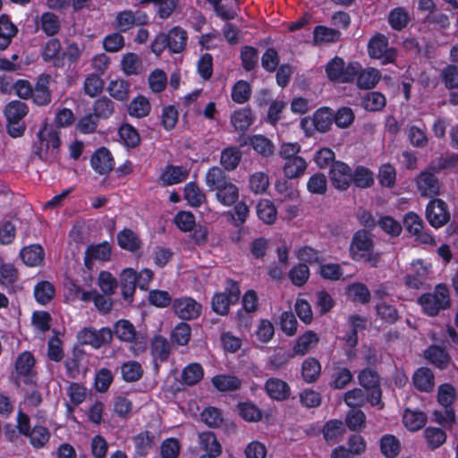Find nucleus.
<instances>
[{
	"label": "nucleus",
	"instance_id": "nucleus-40",
	"mask_svg": "<svg viewBox=\"0 0 458 458\" xmlns=\"http://www.w3.org/2000/svg\"><path fill=\"white\" fill-rule=\"evenodd\" d=\"M19 280L17 268L11 263L0 264V285L4 288L13 287Z\"/></svg>",
	"mask_w": 458,
	"mask_h": 458
},
{
	"label": "nucleus",
	"instance_id": "nucleus-17",
	"mask_svg": "<svg viewBox=\"0 0 458 458\" xmlns=\"http://www.w3.org/2000/svg\"><path fill=\"white\" fill-rule=\"evenodd\" d=\"M148 21V16L145 13L136 14L131 10H124L118 13L115 16V27L120 31H127L134 25L144 24Z\"/></svg>",
	"mask_w": 458,
	"mask_h": 458
},
{
	"label": "nucleus",
	"instance_id": "nucleus-58",
	"mask_svg": "<svg viewBox=\"0 0 458 458\" xmlns=\"http://www.w3.org/2000/svg\"><path fill=\"white\" fill-rule=\"evenodd\" d=\"M409 21V15L407 12L402 7L393 9L388 14V22L392 29L401 30L407 26Z\"/></svg>",
	"mask_w": 458,
	"mask_h": 458
},
{
	"label": "nucleus",
	"instance_id": "nucleus-22",
	"mask_svg": "<svg viewBox=\"0 0 458 458\" xmlns=\"http://www.w3.org/2000/svg\"><path fill=\"white\" fill-rule=\"evenodd\" d=\"M323 436L328 444H335L340 441L346 432L345 426L343 421L331 420L323 427Z\"/></svg>",
	"mask_w": 458,
	"mask_h": 458
},
{
	"label": "nucleus",
	"instance_id": "nucleus-16",
	"mask_svg": "<svg viewBox=\"0 0 458 458\" xmlns=\"http://www.w3.org/2000/svg\"><path fill=\"white\" fill-rule=\"evenodd\" d=\"M356 84L362 89H370L376 87L381 79V72L376 68H362L359 64V69L355 72Z\"/></svg>",
	"mask_w": 458,
	"mask_h": 458
},
{
	"label": "nucleus",
	"instance_id": "nucleus-47",
	"mask_svg": "<svg viewBox=\"0 0 458 458\" xmlns=\"http://www.w3.org/2000/svg\"><path fill=\"white\" fill-rule=\"evenodd\" d=\"M250 146L259 155L270 157L274 154V145L262 135H254L250 139Z\"/></svg>",
	"mask_w": 458,
	"mask_h": 458
},
{
	"label": "nucleus",
	"instance_id": "nucleus-51",
	"mask_svg": "<svg viewBox=\"0 0 458 458\" xmlns=\"http://www.w3.org/2000/svg\"><path fill=\"white\" fill-rule=\"evenodd\" d=\"M321 372V366L318 360L314 358H308L302 363V377L308 383L315 382Z\"/></svg>",
	"mask_w": 458,
	"mask_h": 458
},
{
	"label": "nucleus",
	"instance_id": "nucleus-59",
	"mask_svg": "<svg viewBox=\"0 0 458 458\" xmlns=\"http://www.w3.org/2000/svg\"><path fill=\"white\" fill-rule=\"evenodd\" d=\"M347 295L353 301L366 303L369 301L370 293L365 284L355 283L348 286Z\"/></svg>",
	"mask_w": 458,
	"mask_h": 458
},
{
	"label": "nucleus",
	"instance_id": "nucleus-13",
	"mask_svg": "<svg viewBox=\"0 0 458 458\" xmlns=\"http://www.w3.org/2000/svg\"><path fill=\"white\" fill-rule=\"evenodd\" d=\"M78 337L83 344H89L94 348H99L103 344L111 342L113 333L107 327H103L100 330L84 328L79 333Z\"/></svg>",
	"mask_w": 458,
	"mask_h": 458
},
{
	"label": "nucleus",
	"instance_id": "nucleus-14",
	"mask_svg": "<svg viewBox=\"0 0 458 458\" xmlns=\"http://www.w3.org/2000/svg\"><path fill=\"white\" fill-rule=\"evenodd\" d=\"M430 266L418 259L411 263V270L405 277L407 286L419 289L427 280Z\"/></svg>",
	"mask_w": 458,
	"mask_h": 458
},
{
	"label": "nucleus",
	"instance_id": "nucleus-46",
	"mask_svg": "<svg viewBox=\"0 0 458 458\" xmlns=\"http://www.w3.org/2000/svg\"><path fill=\"white\" fill-rule=\"evenodd\" d=\"M107 91L114 99L124 101L129 98L130 85L124 80L111 81L108 84Z\"/></svg>",
	"mask_w": 458,
	"mask_h": 458
},
{
	"label": "nucleus",
	"instance_id": "nucleus-24",
	"mask_svg": "<svg viewBox=\"0 0 458 458\" xmlns=\"http://www.w3.org/2000/svg\"><path fill=\"white\" fill-rule=\"evenodd\" d=\"M111 256V248L107 243L88 247L85 252V265L90 267L92 260L106 261Z\"/></svg>",
	"mask_w": 458,
	"mask_h": 458
},
{
	"label": "nucleus",
	"instance_id": "nucleus-61",
	"mask_svg": "<svg viewBox=\"0 0 458 458\" xmlns=\"http://www.w3.org/2000/svg\"><path fill=\"white\" fill-rule=\"evenodd\" d=\"M34 295L38 302L46 304L50 301L55 295V288L49 282L38 283L34 289Z\"/></svg>",
	"mask_w": 458,
	"mask_h": 458
},
{
	"label": "nucleus",
	"instance_id": "nucleus-32",
	"mask_svg": "<svg viewBox=\"0 0 458 458\" xmlns=\"http://www.w3.org/2000/svg\"><path fill=\"white\" fill-rule=\"evenodd\" d=\"M121 66L126 75L140 74L143 70L141 58L135 53L124 54L121 61Z\"/></svg>",
	"mask_w": 458,
	"mask_h": 458
},
{
	"label": "nucleus",
	"instance_id": "nucleus-34",
	"mask_svg": "<svg viewBox=\"0 0 458 458\" xmlns=\"http://www.w3.org/2000/svg\"><path fill=\"white\" fill-rule=\"evenodd\" d=\"M28 112L27 105L19 100L10 102L4 108V114L8 123L21 122Z\"/></svg>",
	"mask_w": 458,
	"mask_h": 458
},
{
	"label": "nucleus",
	"instance_id": "nucleus-48",
	"mask_svg": "<svg viewBox=\"0 0 458 458\" xmlns=\"http://www.w3.org/2000/svg\"><path fill=\"white\" fill-rule=\"evenodd\" d=\"M104 89V81L100 75L90 73L86 76L83 83V90L90 98L99 95Z\"/></svg>",
	"mask_w": 458,
	"mask_h": 458
},
{
	"label": "nucleus",
	"instance_id": "nucleus-57",
	"mask_svg": "<svg viewBox=\"0 0 458 458\" xmlns=\"http://www.w3.org/2000/svg\"><path fill=\"white\" fill-rule=\"evenodd\" d=\"M123 378L127 382H135L139 380L143 373L140 364L137 361L124 362L121 367Z\"/></svg>",
	"mask_w": 458,
	"mask_h": 458
},
{
	"label": "nucleus",
	"instance_id": "nucleus-9",
	"mask_svg": "<svg viewBox=\"0 0 458 458\" xmlns=\"http://www.w3.org/2000/svg\"><path fill=\"white\" fill-rule=\"evenodd\" d=\"M435 174L428 166L417 176L416 186L421 197L433 198L441 193V183Z\"/></svg>",
	"mask_w": 458,
	"mask_h": 458
},
{
	"label": "nucleus",
	"instance_id": "nucleus-60",
	"mask_svg": "<svg viewBox=\"0 0 458 458\" xmlns=\"http://www.w3.org/2000/svg\"><path fill=\"white\" fill-rule=\"evenodd\" d=\"M249 185L255 194L264 193L269 186V180L267 174L256 172L250 176Z\"/></svg>",
	"mask_w": 458,
	"mask_h": 458
},
{
	"label": "nucleus",
	"instance_id": "nucleus-10",
	"mask_svg": "<svg viewBox=\"0 0 458 458\" xmlns=\"http://www.w3.org/2000/svg\"><path fill=\"white\" fill-rule=\"evenodd\" d=\"M172 308L174 314L183 320H191L199 318L202 306L191 297H182L174 300Z\"/></svg>",
	"mask_w": 458,
	"mask_h": 458
},
{
	"label": "nucleus",
	"instance_id": "nucleus-30",
	"mask_svg": "<svg viewBox=\"0 0 458 458\" xmlns=\"http://www.w3.org/2000/svg\"><path fill=\"white\" fill-rule=\"evenodd\" d=\"M413 384L417 389L429 392L434 387V375L428 368H420L413 375Z\"/></svg>",
	"mask_w": 458,
	"mask_h": 458
},
{
	"label": "nucleus",
	"instance_id": "nucleus-25",
	"mask_svg": "<svg viewBox=\"0 0 458 458\" xmlns=\"http://www.w3.org/2000/svg\"><path fill=\"white\" fill-rule=\"evenodd\" d=\"M307 162L301 157H297L285 160L284 163V174L288 179H295L305 174Z\"/></svg>",
	"mask_w": 458,
	"mask_h": 458
},
{
	"label": "nucleus",
	"instance_id": "nucleus-43",
	"mask_svg": "<svg viewBox=\"0 0 458 458\" xmlns=\"http://www.w3.org/2000/svg\"><path fill=\"white\" fill-rule=\"evenodd\" d=\"M39 23L41 30L47 36L57 34L61 28L59 17L50 12H46L41 15Z\"/></svg>",
	"mask_w": 458,
	"mask_h": 458
},
{
	"label": "nucleus",
	"instance_id": "nucleus-2",
	"mask_svg": "<svg viewBox=\"0 0 458 458\" xmlns=\"http://www.w3.org/2000/svg\"><path fill=\"white\" fill-rule=\"evenodd\" d=\"M350 256L353 260L367 263L373 267H377L380 260L379 254L374 250L372 235L365 230L354 233L350 245Z\"/></svg>",
	"mask_w": 458,
	"mask_h": 458
},
{
	"label": "nucleus",
	"instance_id": "nucleus-8",
	"mask_svg": "<svg viewBox=\"0 0 458 458\" xmlns=\"http://www.w3.org/2000/svg\"><path fill=\"white\" fill-rule=\"evenodd\" d=\"M450 211L447 204L441 199H431L426 207V218L431 226L439 228L450 220Z\"/></svg>",
	"mask_w": 458,
	"mask_h": 458
},
{
	"label": "nucleus",
	"instance_id": "nucleus-38",
	"mask_svg": "<svg viewBox=\"0 0 458 458\" xmlns=\"http://www.w3.org/2000/svg\"><path fill=\"white\" fill-rule=\"evenodd\" d=\"M257 215L267 225H272L276 219V208L269 199H261L256 207Z\"/></svg>",
	"mask_w": 458,
	"mask_h": 458
},
{
	"label": "nucleus",
	"instance_id": "nucleus-45",
	"mask_svg": "<svg viewBox=\"0 0 458 458\" xmlns=\"http://www.w3.org/2000/svg\"><path fill=\"white\" fill-rule=\"evenodd\" d=\"M361 106L369 112L379 111L386 106V98L377 91L369 92L362 98Z\"/></svg>",
	"mask_w": 458,
	"mask_h": 458
},
{
	"label": "nucleus",
	"instance_id": "nucleus-41",
	"mask_svg": "<svg viewBox=\"0 0 458 458\" xmlns=\"http://www.w3.org/2000/svg\"><path fill=\"white\" fill-rule=\"evenodd\" d=\"M242 159V153L236 147L225 148L221 153L220 163L228 171L234 170Z\"/></svg>",
	"mask_w": 458,
	"mask_h": 458
},
{
	"label": "nucleus",
	"instance_id": "nucleus-64",
	"mask_svg": "<svg viewBox=\"0 0 458 458\" xmlns=\"http://www.w3.org/2000/svg\"><path fill=\"white\" fill-rule=\"evenodd\" d=\"M310 276V269L305 264H298L289 271V278L296 286H302Z\"/></svg>",
	"mask_w": 458,
	"mask_h": 458
},
{
	"label": "nucleus",
	"instance_id": "nucleus-11",
	"mask_svg": "<svg viewBox=\"0 0 458 458\" xmlns=\"http://www.w3.org/2000/svg\"><path fill=\"white\" fill-rule=\"evenodd\" d=\"M403 225L405 229L415 236V240L424 244H435V239L428 233L423 231V221L414 212H410L404 216Z\"/></svg>",
	"mask_w": 458,
	"mask_h": 458
},
{
	"label": "nucleus",
	"instance_id": "nucleus-26",
	"mask_svg": "<svg viewBox=\"0 0 458 458\" xmlns=\"http://www.w3.org/2000/svg\"><path fill=\"white\" fill-rule=\"evenodd\" d=\"M265 388L268 395L273 399L284 400L289 396V386L279 378H269L266 382Z\"/></svg>",
	"mask_w": 458,
	"mask_h": 458
},
{
	"label": "nucleus",
	"instance_id": "nucleus-56",
	"mask_svg": "<svg viewBox=\"0 0 458 458\" xmlns=\"http://www.w3.org/2000/svg\"><path fill=\"white\" fill-rule=\"evenodd\" d=\"M35 360L33 355L29 352L21 353L15 363V369L21 376H30L33 370Z\"/></svg>",
	"mask_w": 458,
	"mask_h": 458
},
{
	"label": "nucleus",
	"instance_id": "nucleus-31",
	"mask_svg": "<svg viewBox=\"0 0 458 458\" xmlns=\"http://www.w3.org/2000/svg\"><path fill=\"white\" fill-rule=\"evenodd\" d=\"M199 445L205 454H213L220 455L222 454V445L217 441L214 433L205 431L199 434Z\"/></svg>",
	"mask_w": 458,
	"mask_h": 458
},
{
	"label": "nucleus",
	"instance_id": "nucleus-5",
	"mask_svg": "<svg viewBox=\"0 0 458 458\" xmlns=\"http://www.w3.org/2000/svg\"><path fill=\"white\" fill-rule=\"evenodd\" d=\"M357 69H359L358 62L350 63L345 66L344 60L338 56L331 59L326 65L327 78L332 81L340 83L352 81Z\"/></svg>",
	"mask_w": 458,
	"mask_h": 458
},
{
	"label": "nucleus",
	"instance_id": "nucleus-39",
	"mask_svg": "<svg viewBox=\"0 0 458 458\" xmlns=\"http://www.w3.org/2000/svg\"><path fill=\"white\" fill-rule=\"evenodd\" d=\"M403 421L407 429L416 431L425 425L427 417L421 411L407 409L403 413Z\"/></svg>",
	"mask_w": 458,
	"mask_h": 458
},
{
	"label": "nucleus",
	"instance_id": "nucleus-20",
	"mask_svg": "<svg viewBox=\"0 0 458 458\" xmlns=\"http://www.w3.org/2000/svg\"><path fill=\"white\" fill-rule=\"evenodd\" d=\"M168 48L173 53H181L187 45L188 34L185 30L181 27H174L167 34Z\"/></svg>",
	"mask_w": 458,
	"mask_h": 458
},
{
	"label": "nucleus",
	"instance_id": "nucleus-15",
	"mask_svg": "<svg viewBox=\"0 0 458 458\" xmlns=\"http://www.w3.org/2000/svg\"><path fill=\"white\" fill-rule=\"evenodd\" d=\"M240 296V291L236 285H232L228 293H217L213 297L212 308L220 315H225L229 306L235 303Z\"/></svg>",
	"mask_w": 458,
	"mask_h": 458
},
{
	"label": "nucleus",
	"instance_id": "nucleus-36",
	"mask_svg": "<svg viewBox=\"0 0 458 458\" xmlns=\"http://www.w3.org/2000/svg\"><path fill=\"white\" fill-rule=\"evenodd\" d=\"M171 351V346L166 338L156 335L151 342V353L156 360L165 361Z\"/></svg>",
	"mask_w": 458,
	"mask_h": 458
},
{
	"label": "nucleus",
	"instance_id": "nucleus-23",
	"mask_svg": "<svg viewBox=\"0 0 458 458\" xmlns=\"http://www.w3.org/2000/svg\"><path fill=\"white\" fill-rule=\"evenodd\" d=\"M318 335L315 332L309 330L298 337L293 347V353L300 356L305 355L318 344Z\"/></svg>",
	"mask_w": 458,
	"mask_h": 458
},
{
	"label": "nucleus",
	"instance_id": "nucleus-54",
	"mask_svg": "<svg viewBox=\"0 0 458 458\" xmlns=\"http://www.w3.org/2000/svg\"><path fill=\"white\" fill-rule=\"evenodd\" d=\"M251 95V87L245 81H237L231 92L232 99L237 104H244L247 102Z\"/></svg>",
	"mask_w": 458,
	"mask_h": 458
},
{
	"label": "nucleus",
	"instance_id": "nucleus-21",
	"mask_svg": "<svg viewBox=\"0 0 458 458\" xmlns=\"http://www.w3.org/2000/svg\"><path fill=\"white\" fill-rule=\"evenodd\" d=\"M189 170L184 166L167 165L160 176V181L164 185H173L180 183L187 179Z\"/></svg>",
	"mask_w": 458,
	"mask_h": 458
},
{
	"label": "nucleus",
	"instance_id": "nucleus-63",
	"mask_svg": "<svg viewBox=\"0 0 458 458\" xmlns=\"http://www.w3.org/2000/svg\"><path fill=\"white\" fill-rule=\"evenodd\" d=\"M308 191L313 194H324L327 189V177L323 174H315L310 177L307 182Z\"/></svg>",
	"mask_w": 458,
	"mask_h": 458
},
{
	"label": "nucleus",
	"instance_id": "nucleus-35",
	"mask_svg": "<svg viewBox=\"0 0 458 458\" xmlns=\"http://www.w3.org/2000/svg\"><path fill=\"white\" fill-rule=\"evenodd\" d=\"M424 356L428 362L440 369L445 368L449 362V355L447 352L443 348L437 345L428 347L425 351Z\"/></svg>",
	"mask_w": 458,
	"mask_h": 458
},
{
	"label": "nucleus",
	"instance_id": "nucleus-6",
	"mask_svg": "<svg viewBox=\"0 0 458 458\" xmlns=\"http://www.w3.org/2000/svg\"><path fill=\"white\" fill-rule=\"evenodd\" d=\"M19 431L30 438V442L35 448H42L49 441V430L43 426H35L30 428V419L28 415L20 411L18 414Z\"/></svg>",
	"mask_w": 458,
	"mask_h": 458
},
{
	"label": "nucleus",
	"instance_id": "nucleus-27",
	"mask_svg": "<svg viewBox=\"0 0 458 458\" xmlns=\"http://www.w3.org/2000/svg\"><path fill=\"white\" fill-rule=\"evenodd\" d=\"M17 33L16 26L10 21L7 15L0 16V50H4L10 45L13 38Z\"/></svg>",
	"mask_w": 458,
	"mask_h": 458
},
{
	"label": "nucleus",
	"instance_id": "nucleus-19",
	"mask_svg": "<svg viewBox=\"0 0 458 458\" xmlns=\"http://www.w3.org/2000/svg\"><path fill=\"white\" fill-rule=\"evenodd\" d=\"M92 168L99 174L110 172L114 166V160L110 151L105 148L98 149L90 159Z\"/></svg>",
	"mask_w": 458,
	"mask_h": 458
},
{
	"label": "nucleus",
	"instance_id": "nucleus-50",
	"mask_svg": "<svg viewBox=\"0 0 458 458\" xmlns=\"http://www.w3.org/2000/svg\"><path fill=\"white\" fill-rule=\"evenodd\" d=\"M133 442L137 454L145 456L154 445V436L148 431L140 432L134 437Z\"/></svg>",
	"mask_w": 458,
	"mask_h": 458
},
{
	"label": "nucleus",
	"instance_id": "nucleus-62",
	"mask_svg": "<svg viewBox=\"0 0 458 458\" xmlns=\"http://www.w3.org/2000/svg\"><path fill=\"white\" fill-rule=\"evenodd\" d=\"M116 336L125 342H131L136 335L133 325L128 320H119L114 326Z\"/></svg>",
	"mask_w": 458,
	"mask_h": 458
},
{
	"label": "nucleus",
	"instance_id": "nucleus-55",
	"mask_svg": "<svg viewBox=\"0 0 458 458\" xmlns=\"http://www.w3.org/2000/svg\"><path fill=\"white\" fill-rule=\"evenodd\" d=\"M212 383L217 390L222 392L233 391L238 389L241 386V381L237 377L227 375L214 377Z\"/></svg>",
	"mask_w": 458,
	"mask_h": 458
},
{
	"label": "nucleus",
	"instance_id": "nucleus-4",
	"mask_svg": "<svg viewBox=\"0 0 458 458\" xmlns=\"http://www.w3.org/2000/svg\"><path fill=\"white\" fill-rule=\"evenodd\" d=\"M423 312L428 316H437L441 310L450 307V291L444 284H437L433 292L426 293L418 299Z\"/></svg>",
	"mask_w": 458,
	"mask_h": 458
},
{
	"label": "nucleus",
	"instance_id": "nucleus-28",
	"mask_svg": "<svg viewBox=\"0 0 458 458\" xmlns=\"http://www.w3.org/2000/svg\"><path fill=\"white\" fill-rule=\"evenodd\" d=\"M20 256L27 266L36 267L43 261L44 250L40 245L32 244L23 248L20 252Z\"/></svg>",
	"mask_w": 458,
	"mask_h": 458
},
{
	"label": "nucleus",
	"instance_id": "nucleus-18",
	"mask_svg": "<svg viewBox=\"0 0 458 458\" xmlns=\"http://www.w3.org/2000/svg\"><path fill=\"white\" fill-rule=\"evenodd\" d=\"M51 81L52 78L49 75L42 74L38 77L31 96L37 105L45 106L50 103L51 94L49 86Z\"/></svg>",
	"mask_w": 458,
	"mask_h": 458
},
{
	"label": "nucleus",
	"instance_id": "nucleus-49",
	"mask_svg": "<svg viewBox=\"0 0 458 458\" xmlns=\"http://www.w3.org/2000/svg\"><path fill=\"white\" fill-rule=\"evenodd\" d=\"M184 199L191 206L199 207L206 200V196L194 182H189L184 187Z\"/></svg>",
	"mask_w": 458,
	"mask_h": 458
},
{
	"label": "nucleus",
	"instance_id": "nucleus-42",
	"mask_svg": "<svg viewBox=\"0 0 458 458\" xmlns=\"http://www.w3.org/2000/svg\"><path fill=\"white\" fill-rule=\"evenodd\" d=\"M339 37V31L325 26H317L313 31V40L316 45L335 42Z\"/></svg>",
	"mask_w": 458,
	"mask_h": 458
},
{
	"label": "nucleus",
	"instance_id": "nucleus-53",
	"mask_svg": "<svg viewBox=\"0 0 458 458\" xmlns=\"http://www.w3.org/2000/svg\"><path fill=\"white\" fill-rule=\"evenodd\" d=\"M204 372L200 364L191 363L184 368L182 373V382L192 386L199 383L203 377Z\"/></svg>",
	"mask_w": 458,
	"mask_h": 458
},
{
	"label": "nucleus",
	"instance_id": "nucleus-12",
	"mask_svg": "<svg viewBox=\"0 0 458 458\" xmlns=\"http://www.w3.org/2000/svg\"><path fill=\"white\" fill-rule=\"evenodd\" d=\"M329 179L335 188L344 191L352 182V169L345 163L335 161L330 167Z\"/></svg>",
	"mask_w": 458,
	"mask_h": 458
},
{
	"label": "nucleus",
	"instance_id": "nucleus-37",
	"mask_svg": "<svg viewBox=\"0 0 458 458\" xmlns=\"http://www.w3.org/2000/svg\"><path fill=\"white\" fill-rule=\"evenodd\" d=\"M151 110L148 99L144 96L134 98L128 106V113L131 116L142 118L147 116Z\"/></svg>",
	"mask_w": 458,
	"mask_h": 458
},
{
	"label": "nucleus",
	"instance_id": "nucleus-3",
	"mask_svg": "<svg viewBox=\"0 0 458 458\" xmlns=\"http://www.w3.org/2000/svg\"><path fill=\"white\" fill-rule=\"evenodd\" d=\"M38 143L35 147V155L43 161H55L59 153L60 138L56 130L44 124L37 134Z\"/></svg>",
	"mask_w": 458,
	"mask_h": 458
},
{
	"label": "nucleus",
	"instance_id": "nucleus-44",
	"mask_svg": "<svg viewBox=\"0 0 458 458\" xmlns=\"http://www.w3.org/2000/svg\"><path fill=\"white\" fill-rule=\"evenodd\" d=\"M316 127L317 131L319 132H326L327 131L333 123L334 120V114L332 111L327 107H322L318 109L314 114L312 115Z\"/></svg>",
	"mask_w": 458,
	"mask_h": 458
},
{
	"label": "nucleus",
	"instance_id": "nucleus-33",
	"mask_svg": "<svg viewBox=\"0 0 458 458\" xmlns=\"http://www.w3.org/2000/svg\"><path fill=\"white\" fill-rule=\"evenodd\" d=\"M401 442L394 435H384L380 439V450L384 456L387 458H394L401 452Z\"/></svg>",
	"mask_w": 458,
	"mask_h": 458
},
{
	"label": "nucleus",
	"instance_id": "nucleus-52",
	"mask_svg": "<svg viewBox=\"0 0 458 458\" xmlns=\"http://www.w3.org/2000/svg\"><path fill=\"white\" fill-rule=\"evenodd\" d=\"M118 243L121 248L134 251L140 246V241L138 236L129 229H124L117 235Z\"/></svg>",
	"mask_w": 458,
	"mask_h": 458
},
{
	"label": "nucleus",
	"instance_id": "nucleus-29",
	"mask_svg": "<svg viewBox=\"0 0 458 458\" xmlns=\"http://www.w3.org/2000/svg\"><path fill=\"white\" fill-rule=\"evenodd\" d=\"M254 116L250 108H241L233 112L231 123L236 131H244L252 124Z\"/></svg>",
	"mask_w": 458,
	"mask_h": 458
},
{
	"label": "nucleus",
	"instance_id": "nucleus-1",
	"mask_svg": "<svg viewBox=\"0 0 458 458\" xmlns=\"http://www.w3.org/2000/svg\"><path fill=\"white\" fill-rule=\"evenodd\" d=\"M206 184L211 191H216V198L222 205L230 207L237 202L239 189L221 168L214 166L208 169Z\"/></svg>",
	"mask_w": 458,
	"mask_h": 458
},
{
	"label": "nucleus",
	"instance_id": "nucleus-7",
	"mask_svg": "<svg viewBox=\"0 0 458 458\" xmlns=\"http://www.w3.org/2000/svg\"><path fill=\"white\" fill-rule=\"evenodd\" d=\"M368 53L371 58L381 60L382 64L394 63L397 56L395 48L388 47V39L383 34H377L370 38Z\"/></svg>",
	"mask_w": 458,
	"mask_h": 458
}]
</instances>
